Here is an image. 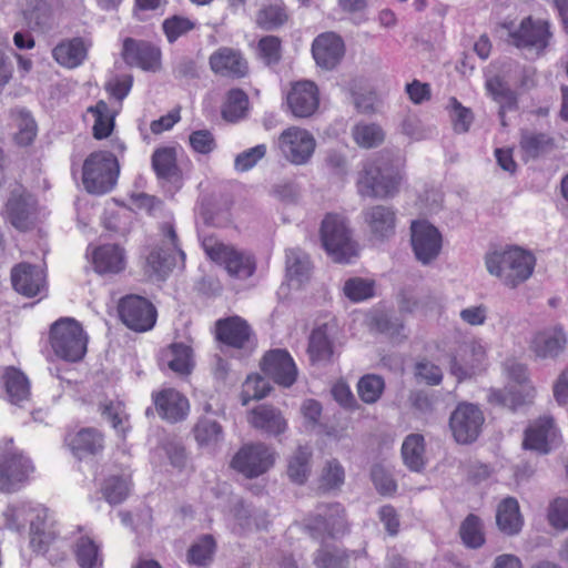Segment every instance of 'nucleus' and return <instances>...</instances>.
Here are the masks:
<instances>
[{"label":"nucleus","instance_id":"obj_1","mask_svg":"<svg viewBox=\"0 0 568 568\" xmlns=\"http://www.w3.org/2000/svg\"><path fill=\"white\" fill-rule=\"evenodd\" d=\"M336 514L328 517L320 515L306 519L305 527L314 539L322 541L321 548L314 556L317 568H348L351 559H357L364 551L347 550L326 544L327 539H338L348 532L344 510L339 514V505H334Z\"/></svg>","mask_w":568,"mask_h":568},{"label":"nucleus","instance_id":"obj_2","mask_svg":"<svg viewBox=\"0 0 568 568\" xmlns=\"http://www.w3.org/2000/svg\"><path fill=\"white\" fill-rule=\"evenodd\" d=\"M403 180L400 168L389 158L378 155L364 164L356 186L362 196L392 199L398 194Z\"/></svg>","mask_w":568,"mask_h":568},{"label":"nucleus","instance_id":"obj_3","mask_svg":"<svg viewBox=\"0 0 568 568\" xmlns=\"http://www.w3.org/2000/svg\"><path fill=\"white\" fill-rule=\"evenodd\" d=\"M485 264L491 275L497 276L506 286L515 288L532 275L536 257L529 251L511 246L487 254Z\"/></svg>","mask_w":568,"mask_h":568},{"label":"nucleus","instance_id":"obj_4","mask_svg":"<svg viewBox=\"0 0 568 568\" xmlns=\"http://www.w3.org/2000/svg\"><path fill=\"white\" fill-rule=\"evenodd\" d=\"M48 342L54 355L64 362H80L87 354L88 335L81 323L72 317H61L52 323Z\"/></svg>","mask_w":568,"mask_h":568},{"label":"nucleus","instance_id":"obj_5","mask_svg":"<svg viewBox=\"0 0 568 568\" xmlns=\"http://www.w3.org/2000/svg\"><path fill=\"white\" fill-rule=\"evenodd\" d=\"M36 466L28 454L12 438L0 446V493L10 494L27 484Z\"/></svg>","mask_w":568,"mask_h":568},{"label":"nucleus","instance_id":"obj_6","mask_svg":"<svg viewBox=\"0 0 568 568\" xmlns=\"http://www.w3.org/2000/svg\"><path fill=\"white\" fill-rule=\"evenodd\" d=\"M321 241L327 254L337 263H349L358 255V244L345 216L328 213L322 221Z\"/></svg>","mask_w":568,"mask_h":568},{"label":"nucleus","instance_id":"obj_7","mask_svg":"<svg viewBox=\"0 0 568 568\" xmlns=\"http://www.w3.org/2000/svg\"><path fill=\"white\" fill-rule=\"evenodd\" d=\"M206 256L224 267L226 273L237 280H247L256 272V260L250 252L236 248L214 236H206L202 242Z\"/></svg>","mask_w":568,"mask_h":568},{"label":"nucleus","instance_id":"obj_8","mask_svg":"<svg viewBox=\"0 0 568 568\" xmlns=\"http://www.w3.org/2000/svg\"><path fill=\"white\" fill-rule=\"evenodd\" d=\"M119 172V162L112 152L95 151L83 162L82 182L88 192L104 194L115 185Z\"/></svg>","mask_w":568,"mask_h":568},{"label":"nucleus","instance_id":"obj_9","mask_svg":"<svg viewBox=\"0 0 568 568\" xmlns=\"http://www.w3.org/2000/svg\"><path fill=\"white\" fill-rule=\"evenodd\" d=\"M487 346L479 338H471L459 345L449 361L450 374L458 381L471 378L488 367Z\"/></svg>","mask_w":568,"mask_h":568},{"label":"nucleus","instance_id":"obj_10","mask_svg":"<svg viewBox=\"0 0 568 568\" xmlns=\"http://www.w3.org/2000/svg\"><path fill=\"white\" fill-rule=\"evenodd\" d=\"M6 217L19 232L34 229L38 220V203L36 197L22 185H17L6 203Z\"/></svg>","mask_w":568,"mask_h":568},{"label":"nucleus","instance_id":"obj_11","mask_svg":"<svg viewBox=\"0 0 568 568\" xmlns=\"http://www.w3.org/2000/svg\"><path fill=\"white\" fill-rule=\"evenodd\" d=\"M275 462L274 452L266 445L246 444L231 460V467L246 478H256L265 474Z\"/></svg>","mask_w":568,"mask_h":568},{"label":"nucleus","instance_id":"obj_12","mask_svg":"<svg viewBox=\"0 0 568 568\" xmlns=\"http://www.w3.org/2000/svg\"><path fill=\"white\" fill-rule=\"evenodd\" d=\"M118 313L123 324L135 332L150 331L156 322L155 306L145 297L129 294L118 304Z\"/></svg>","mask_w":568,"mask_h":568},{"label":"nucleus","instance_id":"obj_13","mask_svg":"<svg viewBox=\"0 0 568 568\" xmlns=\"http://www.w3.org/2000/svg\"><path fill=\"white\" fill-rule=\"evenodd\" d=\"M277 146L282 155L292 164L302 165L312 158L316 142L314 136L305 129L290 126L277 139Z\"/></svg>","mask_w":568,"mask_h":568},{"label":"nucleus","instance_id":"obj_14","mask_svg":"<svg viewBox=\"0 0 568 568\" xmlns=\"http://www.w3.org/2000/svg\"><path fill=\"white\" fill-rule=\"evenodd\" d=\"M552 34L547 21L526 17L519 23V27L509 32L511 44L518 49L535 51L537 54L545 52L549 45Z\"/></svg>","mask_w":568,"mask_h":568},{"label":"nucleus","instance_id":"obj_15","mask_svg":"<svg viewBox=\"0 0 568 568\" xmlns=\"http://www.w3.org/2000/svg\"><path fill=\"white\" fill-rule=\"evenodd\" d=\"M484 422V414L478 406L462 403L452 413L449 426L457 443L470 444L478 438Z\"/></svg>","mask_w":568,"mask_h":568},{"label":"nucleus","instance_id":"obj_16","mask_svg":"<svg viewBox=\"0 0 568 568\" xmlns=\"http://www.w3.org/2000/svg\"><path fill=\"white\" fill-rule=\"evenodd\" d=\"M260 367L266 377L283 387H291L297 379L296 364L286 349L267 351L261 359Z\"/></svg>","mask_w":568,"mask_h":568},{"label":"nucleus","instance_id":"obj_17","mask_svg":"<svg viewBox=\"0 0 568 568\" xmlns=\"http://www.w3.org/2000/svg\"><path fill=\"white\" fill-rule=\"evenodd\" d=\"M211 71L220 77L241 80L250 74V63L245 54L232 47H220L209 57Z\"/></svg>","mask_w":568,"mask_h":568},{"label":"nucleus","instance_id":"obj_18","mask_svg":"<svg viewBox=\"0 0 568 568\" xmlns=\"http://www.w3.org/2000/svg\"><path fill=\"white\" fill-rule=\"evenodd\" d=\"M64 444L77 459L82 460L103 453L105 436L95 427L74 428L65 433Z\"/></svg>","mask_w":568,"mask_h":568},{"label":"nucleus","instance_id":"obj_19","mask_svg":"<svg viewBox=\"0 0 568 568\" xmlns=\"http://www.w3.org/2000/svg\"><path fill=\"white\" fill-rule=\"evenodd\" d=\"M410 231L412 245L417 260L426 264L436 258L442 250L439 231L426 221H414Z\"/></svg>","mask_w":568,"mask_h":568},{"label":"nucleus","instance_id":"obj_20","mask_svg":"<svg viewBox=\"0 0 568 568\" xmlns=\"http://www.w3.org/2000/svg\"><path fill=\"white\" fill-rule=\"evenodd\" d=\"M286 102L292 114L296 118H308L320 106V91L310 80H301L291 84Z\"/></svg>","mask_w":568,"mask_h":568},{"label":"nucleus","instance_id":"obj_21","mask_svg":"<svg viewBox=\"0 0 568 568\" xmlns=\"http://www.w3.org/2000/svg\"><path fill=\"white\" fill-rule=\"evenodd\" d=\"M152 402L158 415L169 423L184 420L190 412L187 397L173 387L153 392Z\"/></svg>","mask_w":568,"mask_h":568},{"label":"nucleus","instance_id":"obj_22","mask_svg":"<svg viewBox=\"0 0 568 568\" xmlns=\"http://www.w3.org/2000/svg\"><path fill=\"white\" fill-rule=\"evenodd\" d=\"M363 220L371 239L386 241L395 234L397 215L393 206L376 204L363 211Z\"/></svg>","mask_w":568,"mask_h":568},{"label":"nucleus","instance_id":"obj_23","mask_svg":"<svg viewBox=\"0 0 568 568\" xmlns=\"http://www.w3.org/2000/svg\"><path fill=\"white\" fill-rule=\"evenodd\" d=\"M91 264L99 275L121 274L128 265L126 252L120 244H100L91 251Z\"/></svg>","mask_w":568,"mask_h":568},{"label":"nucleus","instance_id":"obj_24","mask_svg":"<svg viewBox=\"0 0 568 568\" xmlns=\"http://www.w3.org/2000/svg\"><path fill=\"white\" fill-rule=\"evenodd\" d=\"M122 58L126 64L146 71H155L161 65V50L146 41L125 38Z\"/></svg>","mask_w":568,"mask_h":568},{"label":"nucleus","instance_id":"obj_25","mask_svg":"<svg viewBox=\"0 0 568 568\" xmlns=\"http://www.w3.org/2000/svg\"><path fill=\"white\" fill-rule=\"evenodd\" d=\"M345 44L335 32L318 34L312 43V54L316 63L324 69H334L343 59Z\"/></svg>","mask_w":568,"mask_h":568},{"label":"nucleus","instance_id":"obj_26","mask_svg":"<svg viewBox=\"0 0 568 568\" xmlns=\"http://www.w3.org/2000/svg\"><path fill=\"white\" fill-rule=\"evenodd\" d=\"M215 335L221 343L241 349L250 343L252 328L245 320L234 315L216 321Z\"/></svg>","mask_w":568,"mask_h":568},{"label":"nucleus","instance_id":"obj_27","mask_svg":"<svg viewBox=\"0 0 568 568\" xmlns=\"http://www.w3.org/2000/svg\"><path fill=\"white\" fill-rule=\"evenodd\" d=\"M11 282L18 293L27 297H34L43 290L45 277L39 266L22 262L12 267Z\"/></svg>","mask_w":568,"mask_h":568},{"label":"nucleus","instance_id":"obj_28","mask_svg":"<svg viewBox=\"0 0 568 568\" xmlns=\"http://www.w3.org/2000/svg\"><path fill=\"white\" fill-rule=\"evenodd\" d=\"M557 437L558 430L554 418L544 416L526 429L523 445L526 449L546 454L550 450V446L557 440Z\"/></svg>","mask_w":568,"mask_h":568},{"label":"nucleus","instance_id":"obj_29","mask_svg":"<svg viewBox=\"0 0 568 568\" xmlns=\"http://www.w3.org/2000/svg\"><path fill=\"white\" fill-rule=\"evenodd\" d=\"M90 45L91 43L81 37L64 39L52 49V58L59 65L74 69L84 62Z\"/></svg>","mask_w":568,"mask_h":568},{"label":"nucleus","instance_id":"obj_30","mask_svg":"<svg viewBox=\"0 0 568 568\" xmlns=\"http://www.w3.org/2000/svg\"><path fill=\"white\" fill-rule=\"evenodd\" d=\"M567 337L561 325L539 331L531 339L530 348L540 358L556 357L565 349Z\"/></svg>","mask_w":568,"mask_h":568},{"label":"nucleus","instance_id":"obj_31","mask_svg":"<svg viewBox=\"0 0 568 568\" xmlns=\"http://www.w3.org/2000/svg\"><path fill=\"white\" fill-rule=\"evenodd\" d=\"M160 362L179 376H189L194 368L193 349L183 343H172L161 351Z\"/></svg>","mask_w":568,"mask_h":568},{"label":"nucleus","instance_id":"obj_32","mask_svg":"<svg viewBox=\"0 0 568 568\" xmlns=\"http://www.w3.org/2000/svg\"><path fill=\"white\" fill-rule=\"evenodd\" d=\"M291 14L284 0H262L256 12V26L263 30L272 31L284 27Z\"/></svg>","mask_w":568,"mask_h":568},{"label":"nucleus","instance_id":"obj_33","mask_svg":"<svg viewBox=\"0 0 568 568\" xmlns=\"http://www.w3.org/2000/svg\"><path fill=\"white\" fill-rule=\"evenodd\" d=\"M250 424L257 429L278 435L285 432L287 423L280 409L270 405H258L250 412Z\"/></svg>","mask_w":568,"mask_h":568},{"label":"nucleus","instance_id":"obj_34","mask_svg":"<svg viewBox=\"0 0 568 568\" xmlns=\"http://www.w3.org/2000/svg\"><path fill=\"white\" fill-rule=\"evenodd\" d=\"M2 382L8 400L13 405H22L31 396L30 382L20 369L9 366L2 374Z\"/></svg>","mask_w":568,"mask_h":568},{"label":"nucleus","instance_id":"obj_35","mask_svg":"<svg viewBox=\"0 0 568 568\" xmlns=\"http://www.w3.org/2000/svg\"><path fill=\"white\" fill-rule=\"evenodd\" d=\"M307 354L312 363H329L334 356V345L329 337V325L315 327L310 337Z\"/></svg>","mask_w":568,"mask_h":568},{"label":"nucleus","instance_id":"obj_36","mask_svg":"<svg viewBox=\"0 0 568 568\" xmlns=\"http://www.w3.org/2000/svg\"><path fill=\"white\" fill-rule=\"evenodd\" d=\"M250 111L247 93L240 88L230 89L221 108L222 118L230 123H236L245 119Z\"/></svg>","mask_w":568,"mask_h":568},{"label":"nucleus","instance_id":"obj_37","mask_svg":"<svg viewBox=\"0 0 568 568\" xmlns=\"http://www.w3.org/2000/svg\"><path fill=\"white\" fill-rule=\"evenodd\" d=\"M23 18L33 31L49 30L53 24V8L48 0H29L23 10Z\"/></svg>","mask_w":568,"mask_h":568},{"label":"nucleus","instance_id":"obj_38","mask_svg":"<svg viewBox=\"0 0 568 568\" xmlns=\"http://www.w3.org/2000/svg\"><path fill=\"white\" fill-rule=\"evenodd\" d=\"M312 274L308 255L300 250L290 248L286 252V276L292 285L301 287L307 283Z\"/></svg>","mask_w":568,"mask_h":568},{"label":"nucleus","instance_id":"obj_39","mask_svg":"<svg viewBox=\"0 0 568 568\" xmlns=\"http://www.w3.org/2000/svg\"><path fill=\"white\" fill-rule=\"evenodd\" d=\"M554 139L542 132L525 131L521 133L519 148L524 161L535 160L554 149Z\"/></svg>","mask_w":568,"mask_h":568},{"label":"nucleus","instance_id":"obj_40","mask_svg":"<svg viewBox=\"0 0 568 568\" xmlns=\"http://www.w3.org/2000/svg\"><path fill=\"white\" fill-rule=\"evenodd\" d=\"M47 518L48 509H42L37 515V520H32L30 525V546L37 552H47L58 537L52 527H47Z\"/></svg>","mask_w":568,"mask_h":568},{"label":"nucleus","instance_id":"obj_41","mask_svg":"<svg viewBox=\"0 0 568 568\" xmlns=\"http://www.w3.org/2000/svg\"><path fill=\"white\" fill-rule=\"evenodd\" d=\"M152 168L159 179L174 180L181 176L176 150L173 146L158 148L152 154Z\"/></svg>","mask_w":568,"mask_h":568},{"label":"nucleus","instance_id":"obj_42","mask_svg":"<svg viewBox=\"0 0 568 568\" xmlns=\"http://www.w3.org/2000/svg\"><path fill=\"white\" fill-rule=\"evenodd\" d=\"M18 131L13 135V141L19 146L31 145L38 134V125L32 114L26 109L18 108L10 112Z\"/></svg>","mask_w":568,"mask_h":568},{"label":"nucleus","instance_id":"obj_43","mask_svg":"<svg viewBox=\"0 0 568 568\" xmlns=\"http://www.w3.org/2000/svg\"><path fill=\"white\" fill-rule=\"evenodd\" d=\"M404 464L413 471H420L426 465L425 439L420 434L408 435L402 445Z\"/></svg>","mask_w":568,"mask_h":568},{"label":"nucleus","instance_id":"obj_44","mask_svg":"<svg viewBox=\"0 0 568 568\" xmlns=\"http://www.w3.org/2000/svg\"><path fill=\"white\" fill-rule=\"evenodd\" d=\"M496 521L506 535H516L521 530L524 520L517 499H503L497 509Z\"/></svg>","mask_w":568,"mask_h":568},{"label":"nucleus","instance_id":"obj_45","mask_svg":"<svg viewBox=\"0 0 568 568\" xmlns=\"http://www.w3.org/2000/svg\"><path fill=\"white\" fill-rule=\"evenodd\" d=\"M160 230L163 237V243L166 246L165 254L163 257H161L159 252L153 251L148 256V263L151 264L155 271H160L162 266L168 262V258L172 257L174 254L184 256V252L181 250L179 244V237L174 225L170 222H164Z\"/></svg>","mask_w":568,"mask_h":568},{"label":"nucleus","instance_id":"obj_46","mask_svg":"<svg viewBox=\"0 0 568 568\" xmlns=\"http://www.w3.org/2000/svg\"><path fill=\"white\" fill-rule=\"evenodd\" d=\"M88 112L94 118L92 135L95 140L109 138L115 126V114L111 112L104 100H99L94 105L88 108Z\"/></svg>","mask_w":568,"mask_h":568},{"label":"nucleus","instance_id":"obj_47","mask_svg":"<svg viewBox=\"0 0 568 568\" xmlns=\"http://www.w3.org/2000/svg\"><path fill=\"white\" fill-rule=\"evenodd\" d=\"M74 556L81 568H95L102 565L99 545L89 536L80 537L74 545Z\"/></svg>","mask_w":568,"mask_h":568},{"label":"nucleus","instance_id":"obj_48","mask_svg":"<svg viewBox=\"0 0 568 568\" xmlns=\"http://www.w3.org/2000/svg\"><path fill=\"white\" fill-rule=\"evenodd\" d=\"M100 410L101 414L110 420L118 435L124 439L131 429L124 404L119 400H109L101 405Z\"/></svg>","mask_w":568,"mask_h":568},{"label":"nucleus","instance_id":"obj_49","mask_svg":"<svg viewBox=\"0 0 568 568\" xmlns=\"http://www.w3.org/2000/svg\"><path fill=\"white\" fill-rule=\"evenodd\" d=\"M312 452L307 447H298L294 455L291 457L287 466V475L290 479L298 485L306 481L311 468L310 460Z\"/></svg>","mask_w":568,"mask_h":568},{"label":"nucleus","instance_id":"obj_50","mask_svg":"<svg viewBox=\"0 0 568 568\" xmlns=\"http://www.w3.org/2000/svg\"><path fill=\"white\" fill-rule=\"evenodd\" d=\"M216 542L212 535H203L187 550V562L195 566H206L213 558Z\"/></svg>","mask_w":568,"mask_h":568},{"label":"nucleus","instance_id":"obj_51","mask_svg":"<svg viewBox=\"0 0 568 568\" xmlns=\"http://www.w3.org/2000/svg\"><path fill=\"white\" fill-rule=\"evenodd\" d=\"M352 135L356 144L364 149L376 148L385 139L383 129L375 123L356 124L352 130Z\"/></svg>","mask_w":568,"mask_h":568},{"label":"nucleus","instance_id":"obj_52","mask_svg":"<svg viewBox=\"0 0 568 568\" xmlns=\"http://www.w3.org/2000/svg\"><path fill=\"white\" fill-rule=\"evenodd\" d=\"M271 386L264 377L258 374H251L242 384L240 394L242 405H247L251 400H258L268 395Z\"/></svg>","mask_w":568,"mask_h":568},{"label":"nucleus","instance_id":"obj_53","mask_svg":"<svg viewBox=\"0 0 568 568\" xmlns=\"http://www.w3.org/2000/svg\"><path fill=\"white\" fill-rule=\"evenodd\" d=\"M384 388L383 377L376 374H366L357 383L358 396L366 404L376 403L381 398Z\"/></svg>","mask_w":568,"mask_h":568},{"label":"nucleus","instance_id":"obj_54","mask_svg":"<svg viewBox=\"0 0 568 568\" xmlns=\"http://www.w3.org/2000/svg\"><path fill=\"white\" fill-rule=\"evenodd\" d=\"M459 535L463 542L470 548H478L485 542L483 524L480 519L473 514L468 515L463 521Z\"/></svg>","mask_w":568,"mask_h":568},{"label":"nucleus","instance_id":"obj_55","mask_svg":"<svg viewBox=\"0 0 568 568\" xmlns=\"http://www.w3.org/2000/svg\"><path fill=\"white\" fill-rule=\"evenodd\" d=\"M486 89L493 99L500 103L501 115H504L506 109L516 106L515 93L499 77L488 79L486 82Z\"/></svg>","mask_w":568,"mask_h":568},{"label":"nucleus","instance_id":"obj_56","mask_svg":"<svg viewBox=\"0 0 568 568\" xmlns=\"http://www.w3.org/2000/svg\"><path fill=\"white\" fill-rule=\"evenodd\" d=\"M257 58L266 65H275L282 59V40L276 36L262 37L256 45Z\"/></svg>","mask_w":568,"mask_h":568},{"label":"nucleus","instance_id":"obj_57","mask_svg":"<svg viewBox=\"0 0 568 568\" xmlns=\"http://www.w3.org/2000/svg\"><path fill=\"white\" fill-rule=\"evenodd\" d=\"M195 27V21L179 14L166 18L162 23V30L169 43H174L179 38L194 30Z\"/></svg>","mask_w":568,"mask_h":568},{"label":"nucleus","instance_id":"obj_58","mask_svg":"<svg viewBox=\"0 0 568 568\" xmlns=\"http://www.w3.org/2000/svg\"><path fill=\"white\" fill-rule=\"evenodd\" d=\"M194 437L200 445H215L223 438V429L217 422L202 418L194 427Z\"/></svg>","mask_w":568,"mask_h":568},{"label":"nucleus","instance_id":"obj_59","mask_svg":"<svg viewBox=\"0 0 568 568\" xmlns=\"http://www.w3.org/2000/svg\"><path fill=\"white\" fill-rule=\"evenodd\" d=\"M345 480V470L338 460H329L320 477V487L324 491L338 489Z\"/></svg>","mask_w":568,"mask_h":568},{"label":"nucleus","instance_id":"obj_60","mask_svg":"<svg viewBox=\"0 0 568 568\" xmlns=\"http://www.w3.org/2000/svg\"><path fill=\"white\" fill-rule=\"evenodd\" d=\"M344 294L352 302H362L374 295V282L353 277L345 282Z\"/></svg>","mask_w":568,"mask_h":568},{"label":"nucleus","instance_id":"obj_61","mask_svg":"<svg viewBox=\"0 0 568 568\" xmlns=\"http://www.w3.org/2000/svg\"><path fill=\"white\" fill-rule=\"evenodd\" d=\"M132 481L125 475H112L104 479L101 491L103 497H128L131 493Z\"/></svg>","mask_w":568,"mask_h":568},{"label":"nucleus","instance_id":"obj_62","mask_svg":"<svg viewBox=\"0 0 568 568\" xmlns=\"http://www.w3.org/2000/svg\"><path fill=\"white\" fill-rule=\"evenodd\" d=\"M449 106L452 108L453 128L457 133H465L469 130L474 115L470 109L464 106L455 97L449 99Z\"/></svg>","mask_w":568,"mask_h":568},{"label":"nucleus","instance_id":"obj_63","mask_svg":"<svg viewBox=\"0 0 568 568\" xmlns=\"http://www.w3.org/2000/svg\"><path fill=\"white\" fill-rule=\"evenodd\" d=\"M191 149L199 154L207 155L212 153L217 144L214 134L207 130H196L189 135Z\"/></svg>","mask_w":568,"mask_h":568},{"label":"nucleus","instance_id":"obj_64","mask_svg":"<svg viewBox=\"0 0 568 568\" xmlns=\"http://www.w3.org/2000/svg\"><path fill=\"white\" fill-rule=\"evenodd\" d=\"M548 521L557 530L568 529V499H554L548 508Z\"/></svg>","mask_w":568,"mask_h":568}]
</instances>
